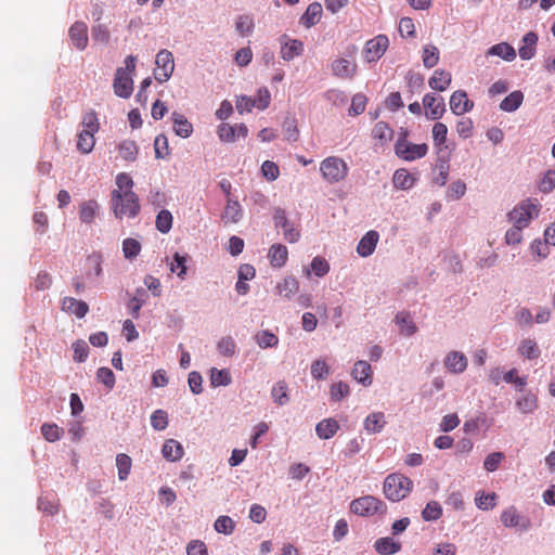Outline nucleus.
I'll use <instances>...</instances> for the list:
<instances>
[{
  "label": "nucleus",
  "mask_w": 555,
  "mask_h": 555,
  "mask_svg": "<svg viewBox=\"0 0 555 555\" xmlns=\"http://www.w3.org/2000/svg\"><path fill=\"white\" fill-rule=\"evenodd\" d=\"M449 104L455 115H463L474 107V102L467 98V93L463 90L453 92Z\"/></svg>",
  "instance_id": "dca6fc26"
},
{
  "label": "nucleus",
  "mask_w": 555,
  "mask_h": 555,
  "mask_svg": "<svg viewBox=\"0 0 555 555\" xmlns=\"http://www.w3.org/2000/svg\"><path fill=\"white\" fill-rule=\"evenodd\" d=\"M373 137L380 141H390L392 138V130L385 121H378L373 128Z\"/></svg>",
  "instance_id": "680f3d73"
},
{
  "label": "nucleus",
  "mask_w": 555,
  "mask_h": 555,
  "mask_svg": "<svg viewBox=\"0 0 555 555\" xmlns=\"http://www.w3.org/2000/svg\"><path fill=\"white\" fill-rule=\"evenodd\" d=\"M356 53L357 47L350 46L346 50V56L334 60L331 64L333 76L339 79H352L358 69V65L354 62Z\"/></svg>",
  "instance_id": "39448f33"
},
{
  "label": "nucleus",
  "mask_w": 555,
  "mask_h": 555,
  "mask_svg": "<svg viewBox=\"0 0 555 555\" xmlns=\"http://www.w3.org/2000/svg\"><path fill=\"white\" fill-rule=\"evenodd\" d=\"M330 373V367L324 360H314L311 363V375L314 379H324Z\"/></svg>",
  "instance_id": "e2e57ef3"
},
{
  "label": "nucleus",
  "mask_w": 555,
  "mask_h": 555,
  "mask_svg": "<svg viewBox=\"0 0 555 555\" xmlns=\"http://www.w3.org/2000/svg\"><path fill=\"white\" fill-rule=\"evenodd\" d=\"M94 131L81 130L78 133L77 149L83 153H90L95 144Z\"/></svg>",
  "instance_id": "ea45409f"
},
{
  "label": "nucleus",
  "mask_w": 555,
  "mask_h": 555,
  "mask_svg": "<svg viewBox=\"0 0 555 555\" xmlns=\"http://www.w3.org/2000/svg\"><path fill=\"white\" fill-rule=\"evenodd\" d=\"M500 520L505 528H514L521 532H526L531 528L530 518L521 515L514 505L503 509Z\"/></svg>",
  "instance_id": "6e6552de"
},
{
  "label": "nucleus",
  "mask_w": 555,
  "mask_h": 555,
  "mask_svg": "<svg viewBox=\"0 0 555 555\" xmlns=\"http://www.w3.org/2000/svg\"><path fill=\"white\" fill-rule=\"evenodd\" d=\"M304 52V43L298 39H291L287 36L281 38V56L284 61H292Z\"/></svg>",
  "instance_id": "2eb2a0df"
},
{
  "label": "nucleus",
  "mask_w": 555,
  "mask_h": 555,
  "mask_svg": "<svg viewBox=\"0 0 555 555\" xmlns=\"http://www.w3.org/2000/svg\"><path fill=\"white\" fill-rule=\"evenodd\" d=\"M236 349V343L231 336H223L217 343V350L223 357H233Z\"/></svg>",
  "instance_id": "49530a36"
},
{
  "label": "nucleus",
  "mask_w": 555,
  "mask_h": 555,
  "mask_svg": "<svg viewBox=\"0 0 555 555\" xmlns=\"http://www.w3.org/2000/svg\"><path fill=\"white\" fill-rule=\"evenodd\" d=\"M465 192H466L465 182H463L462 180H456L449 185V188L447 190V196H448V198H450L452 201H456V199H460L461 197H463Z\"/></svg>",
  "instance_id": "69168bd1"
},
{
  "label": "nucleus",
  "mask_w": 555,
  "mask_h": 555,
  "mask_svg": "<svg viewBox=\"0 0 555 555\" xmlns=\"http://www.w3.org/2000/svg\"><path fill=\"white\" fill-rule=\"evenodd\" d=\"M188 256L180 255L179 253H175L172 260L169 262V269L172 273H176L177 276L184 281L188 274Z\"/></svg>",
  "instance_id": "72a5a7b5"
},
{
  "label": "nucleus",
  "mask_w": 555,
  "mask_h": 555,
  "mask_svg": "<svg viewBox=\"0 0 555 555\" xmlns=\"http://www.w3.org/2000/svg\"><path fill=\"white\" fill-rule=\"evenodd\" d=\"M172 220L173 218L169 210H160L155 220L156 229L162 233H168L172 228Z\"/></svg>",
  "instance_id": "de8ad7c7"
},
{
  "label": "nucleus",
  "mask_w": 555,
  "mask_h": 555,
  "mask_svg": "<svg viewBox=\"0 0 555 555\" xmlns=\"http://www.w3.org/2000/svg\"><path fill=\"white\" fill-rule=\"evenodd\" d=\"M119 191H112L111 193V208L117 219L134 218L140 212L139 197L134 192H125L119 194Z\"/></svg>",
  "instance_id": "f257e3e1"
},
{
  "label": "nucleus",
  "mask_w": 555,
  "mask_h": 555,
  "mask_svg": "<svg viewBox=\"0 0 555 555\" xmlns=\"http://www.w3.org/2000/svg\"><path fill=\"white\" fill-rule=\"evenodd\" d=\"M283 132L287 141L295 142L298 140L299 130L297 127V121L294 117L285 118L283 122Z\"/></svg>",
  "instance_id": "6e6d98bb"
},
{
  "label": "nucleus",
  "mask_w": 555,
  "mask_h": 555,
  "mask_svg": "<svg viewBox=\"0 0 555 555\" xmlns=\"http://www.w3.org/2000/svg\"><path fill=\"white\" fill-rule=\"evenodd\" d=\"M339 429V424L334 418H324L315 426V433L320 439H331Z\"/></svg>",
  "instance_id": "cd10ccee"
},
{
  "label": "nucleus",
  "mask_w": 555,
  "mask_h": 555,
  "mask_svg": "<svg viewBox=\"0 0 555 555\" xmlns=\"http://www.w3.org/2000/svg\"><path fill=\"white\" fill-rule=\"evenodd\" d=\"M423 64L426 68H433L439 62V50L433 44H427L423 49Z\"/></svg>",
  "instance_id": "09e8293b"
},
{
  "label": "nucleus",
  "mask_w": 555,
  "mask_h": 555,
  "mask_svg": "<svg viewBox=\"0 0 555 555\" xmlns=\"http://www.w3.org/2000/svg\"><path fill=\"white\" fill-rule=\"evenodd\" d=\"M243 217V210L237 201L228 199L222 214V220L225 223H237Z\"/></svg>",
  "instance_id": "2f4dec72"
},
{
  "label": "nucleus",
  "mask_w": 555,
  "mask_h": 555,
  "mask_svg": "<svg viewBox=\"0 0 555 555\" xmlns=\"http://www.w3.org/2000/svg\"><path fill=\"white\" fill-rule=\"evenodd\" d=\"M516 406L522 414L532 413L538 408V397L530 391L526 392L517 399Z\"/></svg>",
  "instance_id": "f704fd0d"
},
{
  "label": "nucleus",
  "mask_w": 555,
  "mask_h": 555,
  "mask_svg": "<svg viewBox=\"0 0 555 555\" xmlns=\"http://www.w3.org/2000/svg\"><path fill=\"white\" fill-rule=\"evenodd\" d=\"M156 70L154 73L155 79L163 83L169 80L175 70L173 55L169 50L163 49L156 55Z\"/></svg>",
  "instance_id": "1a4fd4ad"
},
{
  "label": "nucleus",
  "mask_w": 555,
  "mask_h": 555,
  "mask_svg": "<svg viewBox=\"0 0 555 555\" xmlns=\"http://www.w3.org/2000/svg\"><path fill=\"white\" fill-rule=\"evenodd\" d=\"M442 515V507L438 501H429L422 511V518L425 521H436Z\"/></svg>",
  "instance_id": "c03bdc74"
},
{
  "label": "nucleus",
  "mask_w": 555,
  "mask_h": 555,
  "mask_svg": "<svg viewBox=\"0 0 555 555\" xmlns=\"http://www.w3.org/2000/svg\"><path fill=\"white\" fill-rule=\"evenodd\" d=\"M186 555H208V550L202 540H191L186 545Z\"/></svg>",
  "instance_id": "774afa93"
},
{
  "label": "nucleus",
  "mask_w": 555,
  "mask_h": 555,
  "mask_svg": "<svg viewBox=\"0 0 555 555\" xmlns=\"http://www.w3.org/2000/svg\"><path fill=\"white\" fill-rule=\"evenodd\" d=\"M395 150L399 157L412 162L424 157L427 154L428 146L425 143L413 144L402 139L397 141Z\"/></svg>",
  "instance_id": "9d476101"
},
{
  "label": "nucleus",
  "mask_w": 555,
  "mask_h": 555,
  "mask_svg": "<svg viewBox=\"0 0 555 555\" xmlns=\"http://www.w3.org/2000/svg\"><path fill=\"white\" fill-rule=\"evenodd\" d=\"M375 551L380 555H393L401 550V544L392 538H379L374 544Z\"/></svg>",
  "instance_id": "c756f323"
},
{
  "label": "nucleus",
  "mask_w": 555,
  "mask_h": 555,
  "mask_svg": "<svg viewBox=\"0 0 555 555\" xmlns=\"http://www.w3.org/2000/svg\"><path fill=\"white\" fill-rule=\"evenodd\" d=\"M137 57L129 55L125 59V66L118 67L113 81L114 93L122 99H128L133 92L132 76L135 70Z\"/></svg>",
  "instance_id": "f03ea898"
},
{
  "label": "nucleus",
  "mask_w": 555,
  "mask_h": 555,
  "mask_svg": "<svg viewBox=\"0 0 555 555\" xmlns=\"http://www.w3.org/2000/svg\"><path fill=\"white\" fill-rule=\"evenodd\" d=\"M388 44L389 40L385 35H378L369 40L363 51L365 61L372 63L379 60L387 50Z\"/></svg>",
  "instance_id": "9b49d317"
},
{
  "label": "nucleus",
  "mask_w": 555,
  "mask_h": 555,
  "mask_svg": "<svg viewBox=\"0 0 555 555\" xmlns=\"http://www.w3.org/2000/svg\"><path fill=\"white\" fill-rule=\"evenodd\" d=\"M393 184L398 189L409 190L414 184V178L405 169H398L392 178Z\"/></svg>",
  "instance_id": "a18cd8bd"
},
{
  "label": "nucleus",
  "mask_w": 555,
  "mask_h": 555,
  "mask_svg": "<svg viewBox=\"0 0 555 555\" xmlns=\"http://www.w3.org/2000/svg\"><path fill=\"white\" fill-rule=\"evenodd\" d=\"M116 466L118 469V478L119 480L124 481L128 478L131 472L132 460L129 455L119 453L116 456Z\"/></svg>",
  "instance_id": "37998d69"
},
{
  "label": "nucleus",
  "mask_w": 555,
  "mask_h": 555,
  "mask_svg": "<svg viewBox=\"0 0 555 555\" xmlns=\"http://www.w3.org/2000/svg\"><path fill=\"white\" fill-rule=\"evenodd\" d=\"M448 135V127L442 122H436L433 127V140L435 145L438 147V153H442L447 146L444 143L447 141Z\"/></svg>",
  "instance_id": "a19ab883"
},
{
  "label": "nucleus",
  "mask_w": 555,
  "mask_h": 555,
  "mask_svg": "<svg viewBox=\"0 0 555 555\" xmlns=\"http://www.w3.org/2000/svg\"><path fill=\"white\" fill-rule=\"evenodd\" d=\"M214 528L218 533L229 535L233 533L235 529V522L229 516H219L214 524Z\"/></svg>",
  "instance_id": "3c124183"
},
{
  "label": "nucleus",
  "mask_w": 555,
  "mask_h": 555,
  "mask_svg": "<svg viewBox=\"0 0 555 555\" xmlns=\"http://www.w3.org/2000/svg\"><path fill=\"white\" fill-rule=\"evenodd\" d=\"M322 11V5L319 2L310 3L300 17V24L307 28L314 26L321 20Z\"/></svg>",
  "instance_id": "bb28decb"
},
{
  "label": "nucleus",
  "mask_w": 555,
  "mask_h": 555,
  "mask_svg": "<svg viewBox=\"0 0 555 555\" xmlns=\"http://www.w3.org/2000/svg\"><path fill=\"white\" fill-rule=\"evenodd\" d=\"M98 210V204L94 201L86 202L80 208V220L85 223H91L94 220Z\"/></svg>",
  "instance_id": "052dcab7"
},
{
  "label": "nucleus",
  "mask_w": 555,
  "mask_h": 555,
  "mask_svg": "<svg viewBox=\"0 0 555 555\" xmlns=\"http://www.w3.org/2000/svg\"><path fill=\"white\" fill-rule=\"evenodd\" d=\"M452 81V76L450 72L444 69H436L433 76L428 80V85L431 89L437 91H444L448 89Z\"/></svg>",
  "instance_id": "a878e982"
},
{
  "label": "nucleus",
  "mask_w": 555,
  "mask_h": 555,
  "mask_svg": "<svg viewBox=\"0 0 555 555\" xmlns=\"http://www.w3.org/2000/svg\"><path fill=\"white\" fill-rule=\"evenodd\" d=\"M169 423L168 414L165 410H155L151 415V426L157 431H162L167 428Z\"/></svg>",
  "instance_id": "603ef678"
},
{
  "label": "nucleus",
  "mask_w": 555,
  "mask_h": 555,
  "mask_svg": "<svg viewBox=\"0 0 555 555\" xmlns=\"http://www.w3.org/2000/svg\"><path fill=\"white\" fill-rule=\"evenodd\" d=\"M62 310L76 315L78 319H82L89 312V306L86 301L78 300L74 297H64L62 299Z\"/></svg>",
  "instance_id": "aec40b11"
},
{
  "label": "nucleus",
  "mask_w": 555,
  "mask_h": 555,
  "mask_svg": "<svg viewBox=\"0 0 555 555\" xmlns=\"http://www.w3.org/2000/svg\"><path fill=\"white\" fill-rule=\"evenodd\" d=\"M102 262L103 258L102 255L99 253H93L90 256H88L86 264L90 271L87 272V276L89 278L91 275V272H93V274L98 278L101 276L103 272Z\"/></svg>",
  "instance_id": "864d4df0"
},
{
  "label": "nucleus",
  "mask_w": 555,
  "mask_h": 555,
  "mask_svg": "<svg viewBox=\"0 0 555 555\" xmlns=\"http://www.w3.org/2000/svg\"><path fill=\"white\" fill-rule=\"evenodd\" d=\"M273 401L279 405H285L288 402L287 385L285 382H278L271 390Z\"/></svg>",
  "instance_id": "5fc2aeb1"
},
{
  "label": "nucleus",
  "mask_w": 555,
  "mask_h": 555,
  "mask_svg": "<svg viewBox=\"0 0 555 555\" xmlns=\"http://www.w3.org/2000/svg\"><path fill=\"white\" fill-rule=\"evenodd\" d=\"M270 262L275 268H281L285 264L288 256L286 246L282 244H274L269 249Z\"/></svg>",
  "instance_id": "473e14b6"
},
{
  "label": "nucleus",
  "mask_w": 555,
  "mask_h": 555,
  "mask_svg": "<svg viewBox=\"0 0 555 555\" xmlns=\"http://www.w3.org/2000/svg\"><path fill=\"white\" fill-rule=\"evenodd\" d=\"M118 151L120 156L128 162H133L138 155V146L135 142L131 140L122 141L118 146Z\"/></svg>",
  "instance_id": "8fccbe9b"
},
{
  "label": "nucleus",
  "mask_w": 555,
  "mask_h": 555,
  "mask_svg": "<svg viewBox=\"0 0 555 555\" xmlns=\"http://www.w3.org/2000/svg\"><path fill=\"white\" fill-rule=\"evenodd\" d=\"M379 241V234L377 231L371 230L366 232L357 245V253L360 257H370L376 249Z\"/></svg>",
  "instance_id": "f3484780"
},
{
  "label": "nucleus",
  "mask_w": 555,
  "mask_h": 555,
  "mask_svg": "<svg viewBox=\"0 0 555 555\" xmlns=\"http://www.w3.org/2000/svg\"><path fill=\"white\" fill-rule=\"evenodd\" d=\"M350 511L356 515L369 517L376 514H385L387 505L376 496L364 495L351 501Z\"/></svg>",
  "instance_id": "423d86ee"
},
{
  "label": "nucleus",
  "mask_w": 555,
  "mask_h": 555,
  "mask_svg": "<svg viewBox=\"0 0 555 555\" xmlns=\"http://www.w3.org/2000/svg\"><path fill=\"white\" fill-rule=\"evenodd\" d=\"M423 105L426 108V118L429 120H438L446 113L444 100L440 95L427 93L423 98Z\"/></svg>",
  "instance_id": "f8f14e48"
},
{
  "label": "nucleus",
  "mask_w": 555,
  "mask_h": 555,
  "mask_svg": "<svg viewBox=\"0 0 555 555\" xmlns=\"http://www.w3.org/2000/svg\"><path fill=\"white\" fill-rule=\"evenodd\" d=\"M64 430L60 428L56 424L44 423L41 426V434L44 439L49 442H55L61 439Z\"/></svg>",
  "instance_id": "bf43d9fd"
},
{
  "label": "nucleus",
  "mask_w": 555,
  "mask_h": 555,
  "mask_svg": "<svg viewBox=\"0 0 555 555\" xmlns=\"http://www.w3.org/2000/svg\"><path fill=\"white\" fill-rule=\"evenodd\" d=\"M163 456L170 462L180 461L184 455L182 444L175 439H167L162 448Z\"/></svg>",
  "instance_id": "412c9836"
},
{
  "label": "nucleus",
  "mask_w": 555,
  "mask_h": 555,
  "mask_svg": "<svg viewBox=\"0 0 555 555\" xmlns=\"http://www.w3.org/2000/svg\"><path fill=\"white\" fill-rule=\"evenodd\" d=\"M69 38L74 47L80 51L88 46V26L83 22H75L68 31Z\"/></svg>",
  "instance_id": "ddd939ff"
},
{
  "label": "nucleus",
  "mask_w": 555,
  "mask_h": 555,
  "mask_svg": "<svg viewBox=\"0 0 555 555\" xmlns=\"http://www.w3.org/2000/svg\"><path fill=\"white\" fill-rule=\"evenodd\" d=\"M446 369L452 374L463 373L468 364L466 356L461 351H450L443 360Z\"/></svg>",
  "instance_id": "4468645a"
},
{
  "label": "nucleus",
  "mask_w": 555,
  "mask_h": 555,
  "mask_svg": "<svg viewBox=\"0 0 555 555\" xmlns=\"http://www.w3.org/2000/svg\"><path fill=\"white\" fill-rule=\"evenodd\" d=\"M173 130L181 138H189L193 132L192 124L180 113H172Z\"/></svg>",
  "instance_id": "7c9ffc66"
},
{
  "label": "nucleus",
  "mask_w": 555,
  "mask_h": 555,
  "mask_svg": "<svg viewBox=\"0 0 555 555\" xmlns=\"http://www.w3.org/2000/svg\"><path fill=\"white\" fill-rule=\"evenodd\" d=\"M518 353L526 359L532 360L539 358L541 351L538 344L533 339L526 338L520 341L518 346Z\"/></svg>",
  "instance_id": "c9c22d12"
},
{
  "label": "nucleus",
  "mask_w": 555,
  "mask_h": 555,
  "mask_svg": "<svg viewBox=\"0 0 555 555\" xmlns=\"http://www.w3.org/2000/svg\"><path fill=\"white\" fill-rule=\"evenodd\" d=\"M413 481L402 474L393 473L384 480L383 491L385 496L392 501L403 500L412 490Z\"/></svg>",
  "instance_id": "7ed1b4c3"
},
{
  "label": "nucleus",
  "mask_w": 555,
  "mask_h": 555,
  "mask_svg": "<svg viewBox=\"0 0 555 555\" xmlns=\"http://www.w3.org/2000/svg\"><path fill=\"white\" fill-rule=\"evenodd\" d=\"M348 166L344 159L337 156H330L320 164L322 177L328 183H336L344 180L348 175Z\"/></svg>",
  "instance_id": "0eeeda50"
},
{
  "label": "nucleus",
  "mask_w": 555,
  "mask_h": 555,
  "mask_svg": "<svg viewBox=\"0 0 555 555\" xmlns=\"http://www.w3.org/2000/svg\"><path fill=\"white\" fill-rule=\"evenodd\" d=\"M373 371L371 367V364L364 360H359L353 364L351 376L354 380H357L359 384L363 385L364 387H369L373 383L372 377Z\"/></svg>",
  "instance_id": "a211bd4d"
},
{
  "label": "nucleus",
  "mask_w": 555,
  "mask_h": 555,
  "mask_svg": "<svg viewBox=\"0 0 555 555\" xmlns=\"http://www.w3.org/2000/svg\"><path fill=\"white\" fill-rule=\"evenodd\" d=\"M147 294L144 288H137L134 295L127 302V309L133 319L140 317V311L145 304Z\"/></svg>",
  "instance_id": "c85d7f7f"
},
{
  "label": "nucleus",
  "mask_w": 555,
  "mask_h": 555,
  "mask_svg": "<svg viewBox=\"0 0 555 555\" xmlns=\"http://www.w3.org/2000/svg\"><path fill=\"white\" fill-rule=\"evenodd\" d=\"M538 42V35L533 31L527 33L521 40L519 47V56L522 60H531L535 54V46Z\"/></svg>",
  "instance_id": "b1692460"
},
{
  "label": "nucleus",
  "mask_w": 555,
  "mask_h": 555,
  "mask_svg": "<svg viewBox=\"0 0 555 555\" xmlns=\"http://www.w3.org/2000/svg\"><path fill=\"white\" fill-rule=\"evenodd\" d=\"M524 94L521 91H513L500 103V108L504 112H515L522 103Z\"/></svg>",
  "instance_id": "4c0bfd02"
},
{
  "label": "nucleus",
  "mask_w": 555,
  "mask_h": 555,
  "mask_svg": "<svg viewBox=\"0 0 555 555\" xmlns=\"http://www.w3.org/2000/svg\"><path fill=\"white\" fill-rule=\"evenodd\" d=\"M387 424L386 415L384 412H372L363 421V429L369 435L379 434L384 430Z\"/></svg>",
  "instance_id": "6ab92c4d"
},
{
  "label": "nucleus",
  "mask_w": 555,
  "mask_h": 555,
  "mask_svg": "<svg viewBox=\"0 0 555 555\" xmlns=\"http://www.w3.org/2000/svg\"><path fill=\"white\" fill-rule=\"evenodd\" d=\"M254 339L256 344L262 349L274 348L279 344V337L268 330L257 332L254 336Z\"/></svg>",
  "instance_id": "e433bc0d"
},
{
  "label": "nucleus",
  "mask_w": 555,
  "mask_h": 555,
  "mask_svg": "<svg viewBox=\"0 0 555 555\" xmlns=\"http://www.w3.org/2000/svg\"><path fill=\"white\" fill-rule=\"evenodd\" d=\"M141 251V244L134 238H126L122 242V253L126 259L132 260Z\"/></svg>",
  "instance_id": "13d9d810"
},
{
  "label": "nucleus",
  "mask_w": 555,
  "mask_h": 555,
  "mask_svg": "<svg viewBox=\"0 0 555 555\" xmlns=\"http://www.w3.org/2000/svg\"><path fill=\"white\" fill-rule=\"evenodd\" d=\"M486 56H499L506 62H512L516 59V51L509 43L500 42L490 47L486 52Z\"/></svg>",
  "instance_id": "5701e85b"
},
{
  "label": "nucleus",
  "mask_w": 555,
  "mask_h": 555,
  "mask_svg": "<svg viewBox=\"0 0 555 555\" xmlns=\"http://www.w3.org/2000/svg\"><path fill=\"white\" fill-rule=\"evenodd\" d=\"M209 378L212 387L229 386L232 382L228 370H218L216 367L210 370Z\"/></svg>",
  "instance_id": "79ce46f5"
},
{
  "label": "nucleus",
  "mask_w": 555,
  "mask_h": 555,
  "mask_svg": "<svg viewBox=\"0 0 555 555\" xmlns=\"http://www.w3.org/2000/svg\"><path fill=\"white\" fill-rule=\"evenodd\" d=\"M302 272L307 278H310L311 273L323 278L330 272V263L325 258L317 256L312 259L310 267H304Z\"/></svg>",
  "instance_id": "393cba45"
},
{
  "label": "nucleus",
  "mask_w": 555,
  "mask_h": 555,
  "mask_svg": "<svg viewBox=\"0 0 555 555\" xmlns=\"http://www.w3.org/2000/svg\"><path fill=\"white\" fill-rule=\"evenodd\" d=\"M350 392L348 384L344 382L335 383L331 386L330 395L333 401H340L346 398Z\"/></svg>",
  "instance_id": "0e129e2a"
},
{
  "label": "nucleus",
  "mask_w": 555,
  "mask_h": 555,
  "mask_svg": "<svg viewBox=\"0 0 555 555\" xmlns=\"http://www.w3.org/2000/svg\"><path fill=\"white\" fill-rule=\"evenodd\" d=\"M275 291L281 297L291 299L296 293H298L299 282L295 276H285L281 282L276 284Z\"/></svg>",
  "instance_id": "4be33fe9"
},
{
  "label": "nucleus",
  "mask_w": 555,
  "mask_h": 555,
  "mask_svg": "<svg viewBox=\"0 0 555 555\" xmlns=\"http://www.w3.org/2000/svg\"><path fill=\"white\" fill-rule=\"evenodd\" d=\"M541 205L537 199H525L516 205L507 215L508 221L522 229L527 228L530 222L538 218Z\"/></svg>",
  "instance_id": "20e7f679"
},
{
  "label": "nucleus",
  "mask_w": 555,
  "mask_h": 555,
  "mask_svg": "<svg viewBox=\"0 0 555 555\" xmlns=\"http://www.w3.org/2000/svg\"><path fill=\"white\" fill-rule=\"evenodd\" d=\"M396 323L404 336H412L417 332V326L408 313L400 312L396 315Z\"/></svg>",
  "instance_id": "58836bf2"
},
{
  "label": "nucleus",
  "mask_w": 555,
  "mask_h": 555,
  "mask_svg": "<svg viewBox=\"0 0 555 555\" xmlns=\"http://www.w3.org/2000/svg\"><path fill=\"white\" fill-rule=\"evenodd\" d=\"M236 30L241 36H249L255 27L254 20L250 15H240L235 23Z\"/></svg>",
  "instance_id": "4d7b16f0"
},
{
  "label": "nucleus",
  "mask_w": 555,
  "mask_h": 555,
  "mask_svg": "<svg viewBox=\"0 0 555 555\" xmlns=\"http://www.w3.org/2000/svg\"><path fill=\"white\" fill-rule=\"evenodd\" d=\"M505 455L502 452H492L486 456L483 461V468L487 472H494L499 468Z\"/></svg>",
  "instance_id": "338daca9"
}]
</instances>
